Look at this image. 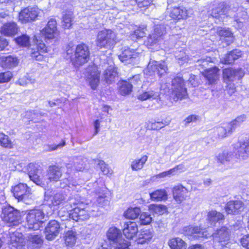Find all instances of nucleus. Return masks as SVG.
<instances>
[{
	"label": "nucleus",
	"instance_id": "4468645a",
	"mask_svg": "<svg viewBox=\"0 0 249 249\" xmlns=\"http://www.w3.org/2000/svg\"><path fill=\"white\" fill-rule=\"evenodd\" d=\"M41 33L44 36V39L47 43L48 41L51 42V40L55 38L58 35L56 20L52 18L51 19Z\"/></svg>",
	"mask_w": 249,
	"mask_h": 249
},
{
	"label": "nucleus",
	"instance_id": "473e14b6",
	"mask_svg": "<svg viewBox=\"0 0 249 249\" xmlns=\"http://www.w3.org/2000/svg\"><path fill=\"white\" fill-rule=\"evenodd\" d=\"M233 152L229 150L225 149L219 153L216 156L217 162L222 164H226L231 162L233 159Z\"/></svg>",
	"mask_w": 249,
	"mask_h": 249
},
{
	"label": "nucleus",
	"instance_id": "de8ad7c7",
	"mask_svg": "<svg viewBox=\"0 0 249 249\" xmlns=\"http://www.w3.org/2000/svg\"><path fill=\"white\" fill-rule=\"evenodd\" d=\"M0 143L3 147L9 148H12L13 144L7 135L3 133H0Z\"/></svg>",
	"mask_w": 249,
	"mask_h": 249
},
{
	"label": "nucleus",
	"instance_id": "864d4df0",
	"mask_svg": "<svg viewBox=\"0 0 249 249\" xmlns=\"http://www.w3.org/2000/svg\"><path fill=\"white\" fill-rule=\"evenodd\" d=\"M139 219L141 225H148L151 223L152 217L150 214H148L147 213L144 212L140 213Z\"/></svg>",
	"mask_w": 249,
	"mask_h": 249
},
{
	"label": "nucleus",
	"instance_id": "e2e57ef3",
	"mask_svg": "<svg viewBox=\"0 0 249 249\" xmlns=\"http://www.w3.org/2000/svg\"><path fill=\"white\" fill-rule=\"evenodd\" d=\"M43 53L35 48L31 49V55L36 60H41L43 58Z\"/></svg>",
	"mask_w": 249,
	"mask_h": 249
},
{
	"label": "nucleus",
	"instance_id": "13d9d810",
	"mask_svg": "<svg viewBox=\"0 0 249 249\" xmlns=\"http://www.w3.org/2000/svg\"><path fill=\"white\" fill-rule=\"evenodd\" d=\"M171 174V169H170L167 171L163 172L161 173L152 177L151 178V181L153 182L159 181L161 178H165L167 176L169 177Z\"/></svg>",
	"mask_w": 249,
	"mask_h": 249
},
{
	"label": "nucleus",
	"instance_id": "5fc2aeb1",
	"mask_svg": "<svg viewBox=\"0 0 249 249\" xmlns=\"http://www.w3.org/2000/svg\"><path fill=\"white\" fill-rule=\"evenodd\" d=\"M113 244H114V249H128L130 245L129 243L123 238L120 239Z\"/></svg>",
	"mask_w": 249,
	"mask_h": 249
},
{
	"label": "nucleus",
	"instance_id": "6ab92c4d",
	"mask_svg": "<svg viewBox=\"0 0 249 249\" xmlns=\"http://www.w3.org/2000/svg\"><path fill=\"white\" fill-rule=\"evenodd\" d=\"M106 70L104 73V78L107 84H111L118 79L117 69L114 63L110 61L107 66H105Z\"/></svg>",
	"mask_w": 249,
	"mask_h": 249
},
{
	"label": "nucleus",
	"instance_id": "a19ab883",
	"mask_svg": "<svg viewBox=\"0 0 249 249\" xmlns=\"http://www.w3.org/2000/svg\"><path fill=\"white\" fill-rule=\"evenodd\" d=\"M72 19L73 14L71 11H66L63 12L62 22L65 28L69 29L71 27Z\"/></svg>",
	"mask_w": 249,
	"mask_h": 249
},
{
	"label": "nucleus",
	"instance_id": "49530a36",
	"mask_svg": "<svg viewBox=\"0 0 249 249\" xmlns=\"http://www.w3.org/2000/svg\"><path fill=\"white\" fill-rule=\"evenodd\" d=\"M18 201H22L26 204H31L33 201V196L31 192V189H28L27 192L24 193L22 196L18 199Z\"/></svg>",
	"mask_w": 249,
	"mask_h": 249
},
{
	"label": "nucleus",
	"instance_id": "0e129e2a",
	"mask_svg": "<svg viewBox=\"0 0 249 249\" xmlns=\"http://www.w3.org/2000/svg\"><path fill=\"white\" fill-rule=\"evenodd\" d=\"M234 58L232 55V53L230 52L229 53L226 54L225 57L221 59V61L226 64H231L234 62Z\"/></svg>",
	"mask_w": 249,
	"mask_h": 249
},
{
	"label": "nucleus",
	"instance_id": "b1692460",
	"mask_svg": "<svg viewBox=\"0 0 249 249\" xmlns=\"http://www.w3.org/2000/svg\"><path fill=\"white\" fill-rule=\"evenodd\" d=\"M215 242L220 243L222 245L226 244L230 239V231L225 227L217 230L213 235Z\"/></svg>",
	"mask_w": 249,
	"mask_h": 249
},
{
	"label": "nucleus",
	"instance_id": "20e7f679",
	"mask_svg": "<svg viewBox=\"0 0 249 249\" xmlns=\"http://www.w3.org/2000/svg\"><path fill=\"white\" fill-rule=\"evenodd\" d=\"M117 42L116 34L110 29L100 31L96 40V46L99 48H110Z\"/></svg>",
	"mask_w": 249,
	"mask_h": 249
},
{
	"label": "nucleus",
	"instance_id": "6e6d98bb",
	"mask_svg": "<svg viewBox=\"0 0 249 249\" xmlns=\"http://www.w3.org/2000/svg\"><path fill=\"white\" fill-rule=\"evenodd\" d=\"M170 120H169L167 121L163 122H149L150 124V125L149 124L148 127H149L152 129H160L163 127L164 125H168L170 124Z\"/></svg>",
	"mask_w": 249,
	"mask_h": 249
},
{
	"label": "nucleus",
	"instance_id": "a878e982",
	"mask_svg": "<svg viewBox=\"0 0 249 249\" xmlns=\"http://www.w3.org/2000/svg\"><path fill=\"white\" fill-rule=\"evenodd\" d=\"M138 231V225L134 222L129 221L124 223L123 232L124 235L128 239H132Z\"/></svg>",
	"mask_w": 249,
	"mask_h": 249
},
{
	"label": "nucleus",
	"instance_id": "58836bf2",
	"mask_svg": "<svg viewBox=\"0 0 249 249\" xmlns=\"http://www.w3.org/2000/svg\"><path fill=\"white\" fill-rule=\"evenodd\" d=\"M119 91L122 95H126L130 94L132 90L131 83L127 81L123 80L118 83Z\"/></svg>",
	"mask_w": 249,
	"mask_h": 249
},
{
	"label": "nucleus",
	"instance_id": "3c124183",
	"mask_svg": "<svg viewBox=\"0 0 249 249\" xmlns=\"http://www.w3.org/2000/svg\"><path fill=\"white\" fill-rule=\"evenodd\" d=\"M186 247V243L181 238H172V249H185Z\"/></svg>",
	"mask_w": 249,
	"mask_h": 249
},
{
	"label": "nucleus",
	"instance_id": "7ed1b4c3",
	"mask_svg": "<svg viewBox=\"0 0 249 249\" xmlns=\"http://www.w3.org/2000/svg\"><path fill=\"white\" fill-rule=\"evenodd\" d=\"M63 167L58 165L50 166L47 170L45 184H48L49 182H56L60 181V187L65 188L70 184V177L68 175L63 179L60 180L62 176Z\"/></svg>",
	"mask_w": 249,
	"mask_h": 249
},
{
	"label": "nucleus",
	"instance_id": "e433bc0d",
	"mask_svg": "<svg viewBox=\"0 0 249 249\" xmlns=\"http://www.w3.org/2000/svg\"><path fill=\"white\" fill-rule=\"evenodd\" d=\"M96 193L98 196L97 198V202L99 206L104 207L109 205V197L105 196L103 190L99 189L96 190Z\"/></svg>",
	"mask_w": 249,
	"mask_h": 249
},
{
	"label": "nucleus",
	"instance_id": "f03ea898",
	"mask_svg": "<svg viewBox=\"0 0 249 249\" xmlns=\"http://www.w3.org/2000/svg\"><path fill=\"white\" fill-rule=\"evenodd\" d=\"M69 204L73 209L69 213L70 218L77 222L87 220L89 218V210H87L88 202H85L83 198L76 196L75 198H70Z\"/></svg>",
	"mask_w": 249,
	"mask_h": 249
},
{
	"label": "nucleus",
	"instance_id": "a18cd8bd",
	"mask_svg": "<svg viewBox=\"0 0 249 249\" xmlns=\"http://www.w3.org/2000/svg\"><path fill=\"white\" fill-rule=\"evenodd\" d=\"M150 197L153 200L160 201L166 199L167 195L164 190H158L150 194Z\"/></svg>",
	"mask_w": 249,
	"mask_h": 249
},
{
	"label": "nucleus",
	"instance_id": "cd10ccee",
	"mask_svg": "<svg viewBox=\"0 0 249 249\" xmlns=\"http://www.w3.org/2000/svg\"><path fill=\"white\" fill-rule=\"evenodd\" d=\"M219 69L216 67L207 69L204 70L203 75L208 81L209 84H213L218 78Z\"/></svg>",
	"mask_w": 249,
	"mask_h": 249
},
{
	"label": "nucleus",
	"instance_id": "ddd939ff",
	"mask_svg": "<svg viewBox=\"0 0 249 249\" xmlns=\"http://www.w3.org/2000/svg\"><path fill=\"white\" fill-rule=\"evenodd\" d=\"M244 72L241 69H225L223 70V77L226 83H231L242 78Z\"/></svg>",
	"mask_w": 249,
	"mask_h": 249
},
{
	"label": "nucleus",
	"instance_id": "393cba45",
	"mask_svg": "<svg viewBox=\"0 0 249 249\" xmlns=\"http://www.w3.org/2000/svg\"><path fill=\"white\" fill-rule=\"evenodd\" d=\"M244 209V204L240 200H231L229 201L225 207L228 214H237Z\"/></svg>",
	"mask_w": 249,
	"mask_h": 249
},
{
	"label": "nucleus",
	"instance_id": "774afa93",
	"mask_svg": "<svg viewBox=\"0 0 249 249\" xmlns=\"http://www.w3.org/2000/svg\"><path fill=\"white\" fill-rule=\"evenodd\" d=\"M240 242L243 247L249 249V234H247L241 239Z\"/></svg>",
	"mask_w": 249,
	"mask_h": 249
},
{
	"label": "nucleus",
	"instance_id": "dca6fc26",
	"mask_svg": "<svg viewBox=\"0 0 249 249\" xmlns=\"http://www.w3.org/2000/svg\"><path fill=\"white\" fill-rule=\"evenodd\" d=\"M233 148L237 158L245 160L249 157V140L235 143Z\"/></svg>",
	"mask_w": 249,
	"mask_h": 249
},
{
	"label": "nucleus",
	"instance_id": "c9c22d12",
	"mask_svg": "<svg viewBox=\"0 0 249 249\" xmlns=\"http://www.w3.org/2000/svg\"><path fill=\"white\" fill-rule=\"evenodd\" d=\"M18 64V60L17 57L9 55L4 58H2V67L6 69H11Z\"/></svg>",
	"mask_w": 249,
	"mask_h": 249
},
{
	"label": "nucleus",
	"instance_id": "69168bd1",
	"mask_svg": "<svg viewBox=\"0 0 249 249\" xmlns=\"http://www.w3.org/2000/svg\"><path fill=\"white\" fill-rule=\"evenodd\" d=\"M128 80V81H127V82L131 83L132 88L133 86L139 85L141 83L139 75H135Z\"/></svg>",
	"mask_w": 249,
	"mask_h": 249
},
{
	"label": "nucleus",
	"instance_id": "c756f323",
	"mask_svg": "<svg viewBox=\"0 0 249 249\" xmlns=\"http://www.w3.org/2000/svg\"><path fill=\"white\" fill-rule=\"evenodd\" d=\"M153 236V231L151 229H143L141 230L137 239L138 244L148 243Z\"/></svg>",
	"mask_w": 249,
	"mask_h": 249
},
{
	"label": "nucleus",
	"instance_id": "1a4fd4ad",
	"mask_svg": "<svg viewBox=\"0 0 249 249\" xmlns=\"http://www.w3.org/2000/svg\"><path fill=\"white\" fill-rule=\"evenodd\" d=\"M27 171L28 176L31 180L37 185H45V180L42 174V168L39 164L30 163L28 165Z\"/></svg>",
	"mask_w": 249,
	"mask_h": 249
},
{
	"label": "nucleus",
	"instance_id": "ea45409f",
	"mask_svg": "<svg viewBox=\"0 0 249 249\" xmlns=\"http://www.w3.org/2000/svg\"><path fill=\"white\" fill-rule=\"evenodd\" d=\"M29 241L35 249H38L43 244L42 236L37 234H31L29 236Z\"/></svg>",
	"mask_w": 249,
	"mask_h": 249
},
{
	"label": "nucleus",
	"instance_id": "f704fd0d",
	"mask_svg": "<svg viewBox=\"0 0 249 249\" xmlns=\"http://www.w3.org/2000/svg\"><path fill=\"white\" fill-rule=\"evenodd\" d=\"M30 188L26 184L20 183L13 187L12 191L15 197L18 199L22 196L24 193H26L27 190Z\"/></svg>",
	"mask_w": 249,
	"mask_h": 249
},
{
	"label": "nucleus",
	"instance_id": "37998d69",
	"mask_svg": "<svg viewBox=\"0 0 249 249\" xmlns=\"http://www.w3.org/2000/svg\"><path fill=\"white\" fill-rule=\"evenodd\" d=\"M141 212L140 208L137 207H131L124 212V215L126 218L135 219L140 215Z\"/></svg>",
	"mask_w": 249,
	"mask_h": 249
},
{
	"label": "nucleus",
	"instance_id": "8fccbe9b",
	"mask_svg": "<svg viewBox=\"0 0 249 249\" xmlns=\"http://www.w3.org/2000/svg\"><path fill=\"white\" fill-rule=\"evenodd\" d=\"M166 209V207L162 205L152 204L149 207V210L151 212L159 215L164 213Z\"/></svg>",
	"mask_w": 249,
	"mask_h": 249
},
{
	"label": "nucleus",
	"instance_id": "f8f14e48",
	"mask_svg": "<svg viewBox=\"0 0 249 249\" xmlns=\"http://www.w3.org/2000/svg\"><path fill=\"white\" fill-rule=\"evenodd\" d=\"M100 74L97 68L95 66L89 67L87 70L86 80L93 90H95L99 84Z\"/></svg>",
	"mask_w": 249,
	"mask_h": 249
},
{
	"label": "nucleus",
	"instance_id": "2f4dec72",
	"mask_svg": "<svg viewBox=\"0 0 249 249\" xmlns=\"http://www.w3.org/2000/svg\"><path fill=\"white\" fill-rule=\"evenodd\" d=\"M107 236L108 240L113 244L123 239L121 231L116 227L110 228L107 233Z\"/></svg>",
	"mask_w": 249,
	"mask_h": 249
},
{
	"label": "nucleus",
	"instance_id": "f3484780",
	"mask_svg": "<svg viewBox=\"0 0 249 249\" xmlns=\"http://www.w3.org/2000/svg\"><path fill=\"white\" fill-rule=\"evenodd\" d=\"M147 70L151 74H157L160 77L166 73L167 65L164 62L161 63L150 59L148 65Z\"/></svg>",
	"mask_w": 249,
	"mask_h": 249
},
{
	"label": "nucleus",
	"instance_id": "680f3d73",
	"mask_svg": "<svg viewBox=\"0 0 249 249\" xmlns=\"http://www.w3.org/2000/svg\"><path fill=\"white\" fill-rule=\"evenodd\" d=\"M100 169L104 175H111L112 173V170L109 169L108 165L103 160H100L98 163Z\"/></svg>",
	"mask_w": 249,
	"mask_h": 249
},
{
	"label": "nucleus",
	"instance_id": "338daca9",
	"mask_svg": "<svg viewBox=\"0 0 249 249\" xmlns=\"http://www.w3.org/2000/svg\"><path fill=\"white\" fill-rule=\"evenodd\" d=\"M35 48L43 53L47 52V48L42 40H37L36 45Z\"/></svg>",
	"mask_w": 249,
	"mask_h": 249
},
{
	"label": "nucleus",
	"instance_id": "4c0bfd02",
	"mask_svg": "<svg viewBox=\"0 0 249 249\" xmlns=\"http://www.w3.org/2000/svg\"><path fill=\"white\" fill-rule=\"evenodd\" d=\"M224 217L222 213L214 210L209 212L208 214V219L211 226L214 225L216 222L223 220Z\"/></svg>",
	"mask_w": 249,
	"mask_h": 249
},
{
	"label": "nucleus",
	"instance_id": "9b49d317",
	"mask_svg": "<svg viewBox=\"0 0 249 249\" xmlns=\"http://www.w3.org/2000/svg\"><path fill=\"white\" fill-rule=\"evenodd\" d=\"M183 233L191 240H199L202 238H207L210 235L207 233L206 229L198 227L188 226L183 230Z\"/></svg>",
	"mask_w": 249,
	"mask_h": 249
},
{
	"label": "nucleus",
	"instance_id": "a211bd4d",
	"mask_svg": "<svg viewBox=\"0 0 249 249\" xmlns=\"http://www.w3.org/2000/svg\"><path fill=\"white\" fill-rule=\"evenodd\" d=\"M60 230L59 222L55 220L50 221L45 229L46 238L48 240H53L58 235Z\"/></svg>",
	"mask_w": 249,
	"mask_h": 249
},
{
	"label": "nucleus",
	"instance_id": "603ef678",
	"mask_svg": "<svg viewBox=\"0 0 249 249\" xmlns=\"http://www.w3.org/2000/svg\"><path fill=\"white\" fill-rule=\"evenodd\" d=\"M26 115L29 117L31 121L36 123L41 120V114L37 111H32L27 112Z\"/></svg>",
	"mask_w": 249,
	"mask_h": 249
},
{
	"label": "nucleus",
	"instance_id": "5701e85b",
	"mask_svg": "<svg viewBox=\"0 0 249 249\" xmlns=\"http://www.w3.org/2000/svg\"><path fill=\"white\" fill-rule=\"evenodd\" d=\"M172 195L174 199L178 204L182 202L189 196L188 190L182 185L174 187Z\"/></svg>",
	"mask_w": 249,
	"mask_h": 249
},
{
	"label": "nucleus",
	"instance_id": "c03bdc74",
	"mask_svg": "<svg viewBox=\"0 0 249 249\" xmlns=\"http://www.w3.org/2000/svg\"><path fill=\"white\" fill-rule=\"evenodd\" d=\"M159 96L158 92L153 90L145 91L138 96V98L141 101H144L149 99H157Z\"/></svg>",
	"mask_w": 249,
	"mask_h": 249
},
{
	"label": "nucleus",
	"instance_id": "9d476101",
	"mask_svg": "<svg viewBox=\"0 0 249 249\" xmlns=\"http://www.w3.org/2000/svg\"><path fill=\"white\" fill-rule=\"evenodd\" d=\"M133 47H124L122 49V52L118 56L122 62L125 64L130 63L134 59L139 57L142 53V50L140 48L137 47L134 49Z\"/></svg>",
	"mask_w": 249,
	"mask_h": 249
},
{
	"label": "nucleus",
	"instance_id": "0eeeda50",
	"mask_svg": "<svg viewBox=\"0 0 249 249\" xmlns=\"http://www.w3.org/2000/svg\"><path fill=\"white\" fill-rule=\"evenodd\" d=\"M90 57L89 49L88 45L81 43L75 48L74 57L71 58L72 63L75 67L83 65L88 62Z\"/></svg>",
	"mask_w": 249,
	"mask_h": 249
},
{
	"label": "nucleus",
	"instance_id": "052dcab7",
	"mask_svg": "<svg viewBox=\"0 0 249 249\" xmlns=\"http://www.w3.org/2000/svg\"><path fill=\"white\" fill-rule=\"evenodd\" d=\"M75 170L82 171L85 168L84 162L81 158H74Z\"/></svg>",
	"mask_w": 249,
	"mask_h": 249
},
{
	"label": "nucleus",
	"instance_id": "79ce46f5",
	"mask_svg": "<svg viewBox=\"0 0 249 249\" xmlns=\"http://www.w3.org/2000/svg\"><path fill=\"white\" fill-rule=\"evenodd\" d=\"M147 159L148 157L144 155L141 159L134 160L131 162V167L132 169L134 171L141 170L142 168Z\"/></svg>",
	"mask_w": 249,
	"mask_h": 249
},
{
	"label": "nucleus",
	"instance_id": "4d7b16f0",
	"mask_svg": "<svg viewBox=\"0 0 249 249\" xmlns=\"http://www.w3.org/2000/svg\"><path fill=\"white\" fill-rule=\"evenodd\" d=\"M13 77L12 73L7 71L0 73V83H7L10 81Z\"/></svg>",
	"mask_w": 249,
	"mask_h": 249
},
{
	"label": "nucleus",
	"instance_id": "bf43d9fd",
	"mask_svg": "<svg viewBox=\"0 0 249 249\" xmlns=\"http://www.w3.org/2000/svg\"><path fill=\"white\" fill-rule=\"evenodd\" d=\"M16 43L22 46H27L29 42V38L26 35H22L16 39Z\"/></svg>",
	"mask_w": 249,
	"mask_h": 249
},
{
	"label": "nucleus",
	"instance_id": "09e8293b",
	"mask_svg": "<svg viewBox=\"0 0 249 249\" xmlns=\"http://www.w3.org/2000/svg\"><path fill=\"white\" fill-rule=\"evenodd\" d=\"M228 129V125L226 124L225 126L218 127L216 129V132L219 138H223L231 134V131Z\"/></svg>",
	"mask_w": 249,
	"mask_h": 249
},
{
	"label": "nucleus",
	"instance_id": "423d86ee",
	"mask_svg": "<svg viewBox=\"0 0 249 249\" xmlns=\"http://www.w3.org/2000/svg\"><path fill=\"white\" fill-rule=\"evenodd\" d=\"M172 98L175 102L188 98L187 89L182 78L177 77L172 80Z\"/></svg>",
	"mask_w": 249,
	"mask_h": 249
},
{
	"label": "nucleus",
	"instance_id": "412c9836",
	"mask_svg": "<svg viewBox=\"0 0 249 249\" xmlns=\"http://www.w3.org/2000/svg\"><path fill=\"white\" fill-rule=\"evenodd\" d=\"M193 14V11L191 8L186 9L183 6L174 7L172 9V19L178 21L185 19Z\"/></svg>",
	"mask_w": 249,
	"mask_h": 249
},
{
	"label": "nucleus",
	"instance_id": "c85d7f7f",
	"mask_svg": "<svg viewBox=\"0 0 249 249\" xmlns=\"http://www.w3.org/2000/svg\"><path fill=\"white\" fill-rule=\"evenodd\" d=\"M18 28L14 22L5 23L1 28V34L7 36H13L18 33Z\"/></svg>",
	"mask_w": 249,
	"mask_h": 249
},
{
	"label": "nucleus",
	"instance_id": "2eb2a0df",
	"mask_svg": "<svg viewBox=\"0 0 249 249\" xmlns=\"http://www.w3.org/2000/svg\"><path fill=\"white\" fill-rule=\"evenodd\" d=\"M229 9L230 7L226 3L220 2L212 9L211 16L219 21H222L228 16Z\"/></svg>",
	"mask_w": 249,
	"mask_h": 249
},
{
	"label": "nucleus",
	"instance_id": "72a5a7b5",
	"mask_svg": "<svg viewBox=\"0 0 249 249\" xmlns=\"http://www.w3.org/2000/svg\"><path fill=\"white\" fill-rule=\"evenodd\" d=\"M77 233L75 229L68 231L65 234V242L67 246H73L77 239Z\"/></svg>",
	"mask_w": 249,
	"mask_h": 249
},
{
	"label": "nucleus",
	"instance_id": "f257e3e1",
	"mask_svg": "<svg viewBox=\"0 0 249 249\" xmlns=\"http://www.w3.org/2000/svg\"><path fill=\"white\" fill-rule=\"evenodd\" d=\"M146 31V26L142 25L134 30L131 36L133 40L144 37V44L150 48L158 43L161 36L165 34L166 28L163 25H157L155 26L153 33L148 36H145Z\"/></svg>",
	"mask_w": 249,
	"mask_h": 249
},
{
	"label": "nucleus",
	"instance_id": "bb28decb",
	"mask_svg": "<svg viewBox=\"0 0 249 249\" xmlns=\"http://www.w3.org/2000/svg\"><path fill=\"white\" fill-rule=\"evenodd\" d=\"M51 203L49 204L51 208L53 207V210L57 209L61 205H64L66 202V195L61 192L55 193L50 197Z\"/></svg>",
	"mask_w": 249,
	"mask_h": 249
},
{
	"label": "nucleus",
	"instance_id": "7c9ffc66",
	"mask_svg": "<svg viewBox=\"0 0 249 249\" xmlns=\"http://www.w3.org/2000/svg\"><path fill=\"white\" fill-rule=\"evenodd\" d=\"M217 34L220 36L224 37L222 41L225 42L227 45H229L233 42V34L229 28H220L217 30Z\"/></svg>",
	"mask_w": 249,
	"mask_h": 249
},
{
	"label": "nucleus",
	"instance_id": "6e6552de",
	"mask_svg": "<svg viewBox=\"0 0 249 249\" xmlns=\"http://www.w3.org/2000/svg\"><path fill=\"white\" fill-rule=\"evenodd\" d=\"M2 214L3 220L9 227L17 226L21 222L20 212L11 206H4L2 209Z\"/></svg>",
	"mask_w": 249,
	"mask_h": 249
},
{
	"label": "nucleus",
	"instance_id": "aec40b11",
	"mask_svg": "<svg viewBox=\"0 0 249 249\" xmlns=\"http://www.w3.org/2000/svg\"><path fill=\"white\" fill-rule=\"evenodd\" d=\"M37 16L38 10L36 7H28L21 11L18 18L22 23H26L35 20Z\"/></svg>",
	"mask_w": 249,
	"mask_h": 249
},
{
	"label": "nucleus",
	"instance_id": "4be33fe9",
	"mask_svg": "<svg viewBox=\"0 0 249 249\" xmlns=\"http://www.w3.org/2000/svg\"><path fill=\"white\" fill-rule=\"evenodd\" d=\"M9 248L11 249H22L24 245L22 233L15 232L10 234Z\"/></svg>",
	"mask_w": 249,
	"mask_h": 249
},
{
	"label": "nucleus",
	"instance_id": "39448f33",
	"mask_svg": "<svg viewBox=\"0 0 249 249\" xmlns=\"http://www.w3.org/2000/svg\"><path fill=\"white\" fill-rule=\"evenodd\" d=\"M44 218L45 214L40 209H33L27 212V228L34 231L38 230L43 223Z\"/></svg>",
	"mask_w": 249,
	"mask_h": 249
}]
</instances>
